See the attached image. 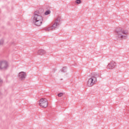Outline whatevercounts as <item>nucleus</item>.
<instances>
[{"mask_svg": "<svg viewBox=\"0 0 129 129\" xmlns=\"http://www.w3.org/2000/svg\"><path fill=\"white\" fill-rule=\"evenodd\" d=\"M115 34L117 40H126L128 35V32L121 27H117L115 29Z\"/></svg>", "mask_w": 129, "mask_h": 129, "instance_id": "1", "label": "nucleus"}, {"mask_svg": "<svg viewBox=\"0 0 129 129\" xmlns=\"http://www.w3.org/2000/svg\"><path fill=\"white\" fill-rule=\"evenodd\" d=\"M33 21L34 25L37 27H40L43 23V16H42V13H40L39 11L34 12Z\"/></svg>", "mask_w": 129, "mask_h": 129, "instance_id": "2", "label": "nucleus"}, {"mask_svg": "<svg viewBox=\"0 0 129 129\" xmlns=\"http://www.w3.org/2000/svg\"><path fill=\"white\" fill-rule=\"evenodd\" d=\"M100 75L97 73L91 74V78L88 81L87 85L89 87H91L97 82V78L99 77Z\"/></svg>", "mask_w": 129, "mask_h": 129, "instance_id": "3", "label": "nucleus"}, {"mask_svg": "<svg viewBox=\"0 0 129 129\" xmlns=\"http://www.w3.org/2000/svg\"><path fill=\"white\" fill-rule=\"evenodd\" d=\"M9 67V63L6 60L0 61V70H7Z\"/></svg>", "mask_w": 129, "mask_h": 129, "instance_id": "4", "label": "nucleus"}, {"mask_svg": "<svg viewBox=\"0 0 129 129\" xmlns=\"http://www.w3.org/2000/svg\"><path fill=\"white\" fill-rule=\"evenodd\" d=\"M60 22H61V18L58 17L55 20L54 23L51 26L53 30H56L60 26Z\"/></svg>", "mask_w": 129, "mask_h": 129, "instance_id": "5", "label": "nucleus"}, {"mask_svg": "<svg viewBox=\"0 0 129 129\" xmlns=\"http://www.w3.org/2000/svg\"><path fill=\"white\" fill-rule=\"evenodd\" d=\"M39 105L41 107L46 108L48 106V100L46 99H41L39 101Z\"/></svg>", "mask_w": 129, "mask_h": 129, "instance_id": "6", "label": "nucleus"}, {"mask_svg": "<svg viewBox=\"0 0 129 129\" xmlns=\"http://www.w3.org/2000/svg\"><path fill=\"white\" fill-rule=\"evenodd\" d=\"M116 67V63L114 61H111L110 63H108L107 68L108 69L112 70Z\"/></svg>", "mask_w": 129, "mask_h": 129, "instance_id": "7", "label": "nucleus"}, {"mask_svg": "<svg viewBox=\"0 0 129 129\" xmlns=\"http://www.w3.org/2000/svg\"><path fill=\"white\" fill-rule=\"evenodd\" d=\"M26 76H27V74L24 72H21L19 74V79L23 81L26 79Z\"/></svg>", "mask_w": 129, "mask_h": 129, "instance_id": "8", "label": "nucleus"}, {"mask_svg": "<svg viewBox=\"0 0 129 129\" xmlns=\"http://www.w3.org/2000/svg\"><path fill=\"white\" fill-rule=\"evenodd\" d=\"M46 54V51L44 49H39L37 51V54L42 56V55H45Z\"/></svg>", "mask_w": 129, "mask_h": 129, "instance_id": "9", "label": "nucleus"}, {"mask_svg": "<svg viewBox=\"0 0 129 129\" xmlns=\"http://www.w3.org/2000/svg\"><path fill=\"white\" fill-rule=\"evenodd\" d=\"M44 30L46 32H49L50 31H54V29H53L52 26H50L49 27H46L44 28Z\"/></svg>", "mask_w": 129, "mask_h": 129, "instance_id": "10", "label": "nucleus"}, {"mask_svg": "<svg viewBox=\"0 0 129 129\" xmlns=\"http://www.w3.org/2000/svg\"><path fill=\"white\" fill-rule=\"evenodd\" d=\"M66 67H63L62 69L61 70V71L62 72H63V73H65V72H67V70H66Z\"/></svg>", "mask_w": 129, "mask_h": 129, "instance_id": "11", "label": "nucleus"}, {"mask_svg": "<svg viewBox=\"0 0 129 129\" xmlns=\"http://www.w3.org/2000/svg\"><path fill=\"white\" fill-rule=\"evenodd\" d=\"M51 13V11L50 10H47L45 13L44 15H45L46 16H47V15H50Z\"/></svg>", "mask_w": 129, "mask_h": 129, "instance_id": "12", "label": "nucleus"}, {"mask_svg": "<svg viewBox=\"0 0 129 129\" xmlns=\"http://www.w3.org/2000/svg\"><path fill=\"white\" fill-rule=\"evenodd\" d=\"M63 95H64V94L63 93H60L58 94L57 96H58V97H62Z\"/></svg>", "mask_w": 129, "mask_h": 129, "instance_id": "13", "label": "nucleus"}, {"mask_svg": "<svg viewBox=\"0 0 129 129\" xmlns=\"http://www.w3.org/2000/svg\"><path fill=\"white\" fill-rule=\"evenodd\" d=\"M76 3L77 5H79L80 4H81V0H77L76 1Z\"/></svg>", "mask_w": 129, "mask_h": 129, "instance_id": "14", "label": "nucleus"}, {"mask_svg": "<svg viewBox=\"0 0 129 129\" xmlns=\"http://www.w3.org/2000/svg\"><path fill=\"white\" fill-rule=\"evenodd\" d=\"M4 44V39H1L0 40V46Z\"/></svg>", "mask_w": 129, "mask_h": 129, "instance_id": "15", "label": "nucleus"}, {"mask_svg": "<svg viewBox=\"0 0 129 129\" xmlns=\"http://www.w3.org/2000/svg\"><path fill=\"white\" fill-rule=\"evenodd\" d=\"M0 84H3V80L0 79Z\"/></svg>", "mask_w": 129, "mask_h": 129, "instance_id": "16", "label": "nucleus"}]
</instances>
